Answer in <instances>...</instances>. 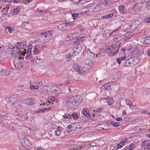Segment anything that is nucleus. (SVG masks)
Here are the masks:
<instances>
[{"label":"nucleus","mask_w":150,"mask_h":150,"mask_svg":"<svg viewBox=\"0 0 150 150\" xmlns=\"http://www.w3.org/2000/svg\"><path fill=\"white\" fill-rule=\"evenodd\" d=\"M82 101V97L80 96H74L71 97L67 100V105L68 107L74 108Z\"/></svg>","instance_id":"f257e3e1"},{"label":"nucleus","mask_w":150,"mask_h":150,"mask_svg":"<svg viewBox=\"0 0 150 150\" xmlns=\"http://www.w3.org/2000/svg\"><path fill=\"white\" fill-rule=\"evenodd\" d=\"M138 62L137 58L133 57L130 58L125 62L124 65L125 67H134Z\"/></svg>","instance_id":"f03ea898"},{"label":"nucleus","mask_w":150,"mask_h":150,"mask_svg":"<svg viewBox=\"0 0 150 150\" xmlns=\"http://www.w3.org/2000/svg\"><path fill=\"white\" fill-rule=\"evenodd\" d=\"M10 50L11 53V54L15 57H16L19 55L24 56L26 53V52H23L18 50V48L15 46L13 47Z\"/></svg>","instance_id":"7ed1b4c3"},{"label":"nucleus","mask_w":150,"mask_h":150,"mask_svg":"<svg viewBox=\"0 0 150 150\" xmlns=\"http://www.w3.org/2000/svg\"><path fill=\"white\" fill-rule=\"evenodd\" d=\"M120 47L118 46L116 51L115 52V48L112 46L110 45L106 46L105 48L103 49V50L104 52L108 53H113V55H116L118 52V51L120 50Z\"/></svg>","instance_id":"20e7f679"},{"label":"nucleus","mask_w":150,"mask_h":150,"mask_svg":"<svg viewBox=\"0 0 150 150\" xmlns=\"http://www.w3.org/2000/svg\"><path fill=\"white\" fill-rule=\"evenodd\" d=\"M27 44L25 42H23L20 43L18 42L15 45L16 47L18 49V50L20 51L22 49H23L24 50L26 51L24 48L26 47Z\"/></svg>","instance_id":"39448f33"},{"label":"nucleus","mask_w":150,"mask_h":150,"mask_svg":"<svg viewBox=\"0 0 150 150\" xmlns=\"http://www.w3.org/2000/svg\"><path fill=\"white\" fill-rule=\"evenodd\" d=\"M76 45L74 48V51L75 53L74 55H75L76 54H78L81 51L82 49V45L80 44H76Z\"/></svg>","instance_id":"423d86ee"},{"label":"nucleus","mask_w":150,"mask_h":150,"mask_svg":"<svg viewBox=\"0 0 150 150\" xmlns=\"http://www.w3.org/2000/svg\"><path fill=\"white\" fill-rule=\"evenodd\" d=\"M59 96V95L57 94L54 96L50 97L47 98V101H51V102L57 103L59 102L58 100Z\"/></svg>","instance_id":"0eeeda50"},{"label":"nucleus","mask_w":150,"mask_h":150,"mask_svg":"<svg viewBox=\"0 0 150 150\" xmlns=\"http://www.w3.org/2000/svg\"><path fill=\"white\" fill-rule=\"evenodd\" d=\"M108 123H106L105 124H100L96 126V128L98 130H107L108 129L106 127L108 126Z\"/></svg>","instance_id":"6e6552de"},{"label":"nucleus","mask_w":150,"mask_h":150,"mask_svg":"<svg viewBox=\"0 0 150 150\" xmlns=\"http://www.w3.org/2000/svg\"><path fill=\"white\" fill-rule=\"evenodd\" d=\"M103 109L101 108H99L93 110L94 112L92 114V115L94 117H98L100 116L102 114Z\"/></svg>","instance_id":"1a4fd4ad"},{"label":"nucleus","mask_w":150,"mask_h":150,"mask_svg":"<svg viewBox=\"0 0 150 150\" xmlns=\"http://www.w3.org/2000/svg\"><path fill=\"white\" fill-rule=\"evenodd\" d=\"M24 103L28 105H33L34 104L33 99V98H27L22 100Z\"/></svg>","instance_id":"9d476101"},{"label":"nucleus","mask_w":150,"mask_h":150,"mask_svg":"<svg viewBox=\"0 0 150 150\" xmlns=\"http://www.w3.org/2000/svg\"><path fill=\"white\" fill-rule=\"evenodd\" d=\"M141 42L144 44H150V37H146L141 38Z\"/></svg>","instance_id":"9b49d317"},{"label":"nucleus","mask_w":150,"mask_h":150,"mask_svg":"<svg viewBox=\"0 0 150 150\" xmlns=\"http://www.w3.org/2000/svg\"><path fill=\"white\" fill-rule=\"evenodd\" d=\"M21 145L23 147L26 149H30L31 147V144L28 139L27 140H26L24 143H23Z\"/></svg>","instance_id":"f8f14e48"},{"label":"nucleus","mask_w":150,"mask_h":150,"mask_svg":"<svg viewBox=\"0 0 150 150\" xmlns=\"http://www.w3.org/2000/svg\"><path fill=\"white\" fill-rule=\"evenodd\" d=\"M82 111H83V115L89 118L92 117L91 115H90L89 111L87 108H83Z\"/></svg>","instance_id":"ddd939ff"},{"label":"nucleus","mask_w":150,"mask_h":150,"mask_svg":"<svg viewBox=\"0 0 150 150\" xmlns=\"http://www.w3.org/2000/svg\"><path fill=\"white\" fill-rule=\"evenodd\" d=\"M118 9L119 12L121 13L125 14L127 12L125 7L123 5H121L119 6Z\"/></svg>","instance_id":"4468645a"},{"label":"nucleus","mask_w":150,"mask_h":150,"mask_svg":"<svg viewBox=\"0 0 150 150\" xmlns=\"http://www.w3.org/2000/svg\"><path fill=\"white\" fill-rule=\"evenodd\" d=\"M18 94H13L9 98H8V99L9 100L10 102H12L15 101L18 97Z\"/></svg>","instance_id":"2eb2a0df"},{"label":"nucleus","mask_w":150,"mask_h":150,"mask_svg":"<svg viewBox=\"0 0 150 150\" xmlns=\"http://www.w3.org/2000/svg\"><path fill=\"white\" fill-rule=\"evenodd\" d=\"M114 15V13H110L108 14H105L101 17V18L102 19H106L110 18L113 16Z\"/></svg>","instance_id":"dca6fc26"},{"label":"nucleus","mask_w":150,"mask_h":150,"mask_svg":"<svg viewBox=\"0 0 150 150\" xmlns=\"http://www.w3.org/2000/svg\"><path fill=\"white\" fill-rule=\"evenodd\" d=\"M140 23L137 22V23H133L130 25L129 27V29L132 30H134L137 28L140 24Z\"/></svg>","instance_id":"f3484780"},{"label":"nucleus","mask_w":150,"mask_h":150,"mask_svg":"<svg viewBox=\"0 0 150 150\" xmlns=\"http://www.w3.org/2000/svg\"><path fill=\"white\" fill-rule=\"evenodd\" d=\"M87 7L88 8H89L91 9H95L97 8V7H99V6L95 3H92L88 4Z\"/></svg>","instance_id":"a211bd4d"},{"label":"nucleus","mask_w":150,"mask_h":150,"mask_svg":"<svg viewBox=\"0 0 150 150\" xmlns=\"http://www.w3.org/2000/svg\"><path fill=\"white\" fill-rule=\"evenodd\" d=\"M1 73L5 76H8L10 74V69H2L1 71Z\"/></svg>","instance_id":"6ab92c4d"},{"label":"nucleus","mask_w":150,"mask_h":150,"mask_svg":"<svg viewBox=\"0 0 150 150\" xmlns=\"http://www.w3.org/2000/svg\"><path fill=\"white\" fill-rule=\"evenodd\" d=\"M102 99L105 100L107 102V103L109 105H112L114 103V101L113 99L111 97H107L106 98L101 99V100Z\"/></svg>","instance_id":"aec40b11"},{"label":"nucleus","mask_w":150,"mask_h":150,"mask_svg":"<svg viewBox=\"0 0 150 150\" xmlns=\"http://www.w3.org/2000/svg\"><path fill=\"white\" fill-rule=\"evenodd\" d=\"M67 25L64 24H61L58 25V28L61 31H64L66 30Z\"/></svg>","instance_id":"412c9836"},{"label":"nucleus","mask_w":150,"mask_h":150,"mask_svg":"<svg viewBox=\"0 0 150 150\" xmlns=\"http://www.w3.org/2000/svg\"><path fill=\"white\" fill-rule=\"evenodd\" d=\"M86 52L92 58L95 57V53L91 52L89 48H88L86 49Z\"/></svg>","instance_id":"4be33fe9"},{"label":"nucleus","mask_w":150,"mask_h":150,"mask_svg":"<svg viewBox=\"0 0 150 150\" xmlns=\"http://www.w3.org/2000/svg\"><path fill=\"white\" fill-rule=\"evenodd\" d=\"M127 59V57L125 56L123 57H122L120 58H118L116 59V61L118 63L120 64H121L122 61H124Z\"/></svg>","instance_id":"5701e85b"},{"label":"nucleus","mask_w":150,"mask_h":150,"mask_svg":"<svg viewBox=\"0 0 150 150\" xmlns=\"http://www.w3.org/2000/svg\"><path fill=\"white\" fill-rule=\"evenodd\" d=\"M21 7L20 6L17 7L16 8L13 10V14L16 15L18 14L21 9Z\"/></svg>","instance_id":"b1692460"},{"label":"nucleus","mask_w":150,"mask_h":150,"mask_svg":"<svg viewBox=\"0 0 150 150\" xmlns=\"http://www.w3.org/2000/svg\"><path fill=\"white\" fill-rule=\"evenodd\" d=\"M75 35H76V34L75 33H71L70 34L68 35L66 38L67 40L69 41L70 40H72V39H73V36H75Z\"/></svg>","instance_id":"393cba45"},{"label":"nucleus","mask_w":150,"mask_h":150,"mask_svg":"<svg viewBox=\"0 0 150 150\" xmlns=\"http://www.w3.org/2000/svg\"><path fill=\"white\" fill-rule=\"evenodd\" d=\"M130 33L127 32L124 36L123 40L124 41H126L127 40L130 39L131 37V35H130Z\"/></svg>","instance_id":"a878e982"},{"label":"nucleus","mask_w":150,"mask_h":150,"mask_svg":"<svg viewBox=\"0 0 150 150\" xmlns=\"http://www.w3.org/2000/svg\"><path fill=\"white\" fill-rule=\"evenodd\" d=\"M87 69H86V68H82L80 67L78 73L81 75L84 74L86 72V71L87 70Z\"/></svg>","instance_id":"bb28decb"},{"label":"nucleus","mask_w":150,"mask_h":150,"mask_svg":"<svg viewBox=\"0 0 150 150\" xmlns=\"http://www.w3.org/2000/svg\"><path fill=\"white\" fill-rule=\"evenodd\" d=\"M59 88L55 86H53L50 89V91L52 93H56L58 91Z\"/></svg>","instance_id":"cd10ccee"},{"label":"nucleus","mask_w":150,"mask_h":150,"mask_svg":"<svg viewBox=\"0 0 150 150\" xmlns=\"http://www.w3.org/2000/svg\"><path fill=\"white\" fill-rule=\"evenodd\" d=\"M81 38L80 37L78 38L77 39H76V40H74L72 41L74 43V45H76V44H80V43L82 42V40H81Z\"/></svg>","instance_id":"c85d7f7f"},{"label":"nucleus","mask_w":150,"mask_h":150,"mask_svg":"<svg viewBox=\"0 0 150 150\" xmlns=\"http://www.w3.org/2000/svg\"><path fill=\"white\" fill-rule=\"evenodd\" d=\"M63 117L64 119H69L72 117V115L71 114L66 113L63 115Z\"/></svg>","instance_id":"c756f323"},{"label":"nucleus","mask_w":150,"mask_h":150,"mask_svg":"<svg viewBox=\"0 0 150 150\" xmlns=\"http://www.w3.org/2000/svg\"><path fill=\"white\" fill-rule=\"evenodd\" d=\"M31 52L27 50V55L25 57V59H30L32 58V55L30 54Z\"/></svg>","instance_id":"7c9ffc66"},{"label":"nucleus","mask_w":150,"mask_h":150,"mask_svg":"<svg viewBox=\"0 0 150 150\" xmlns=\"http://www.w3.org/2000/svg\"><path fill=\"white\" fill-rule=\"evenodd\" d=\"M21 137V139H20V140L21 144H22L23 143H24V142H25L26 140H27L28 139L27 137L25 136H22Z\"/></svg>","instance_id":"2f4dec72"},{"label":"nucleus","mask_w":150,"mask_h":150,"mask_svg":"<svg viewBox=\"0 0 150 150\" xmlns=\"http://www.w3.org/2000/svg\"><path fill=\"white\" fill-rule=\"evenodd\" d=\"M85 64L87 65H90L92 64V61L90 59H87L85 61Z\"/></svg>","instance_id":"473e14b6"},{"label":"nucleus","mask_w":150,"mask_h":150,"mask_svg":"<svg viewBox=\"0 0 150 150\" xmlns=\"http://www.w3.org/2000/svg\"><path fill=\"white\" fill-rule=\"evenodd\" d=\"M135 48L131 45L127 49V50L130 53H133L135 51Z\"/></svg>","instance_id":"72a5a7b5"},{"label":"nucleus","mask_w":150,"mask_h":150,"mask_svg":"<svg viewBox=\"0 0 150 150\" xmlns=\"http://www.w3.org/2000/svg\"><path fill=\"white\" fill-rule=\"evenodd\" d=\"M72 56L71 54H68L66 55L65 57L67 61H69L71 60Z\"/></svg>","instance_id":"f704fd0d"},{"label":"nucleus","mask_w":150,"mask_h":150,"mask_svg":"<svg viewBox=\"0 0 150 150\" xmlns=\"http://www.w3.org/2000/svg\"><path fill=\"white\" fill-rule=\"evenodd\" d=\"M73 67L76 71L78 72L80 67L77 64H75L73 65Z\"/></svg>","instance_id":"c9c22d12"},{"label":"nucleus","mask_w":150,"mask_h":150,"mask_svg":"<svg viewBox=\"0 0 150 150\" xmlns=\"http://www.w3.org/2000/svg\"><path fill=\"white\" fill-rule=\"evenodd\" d=\"M72 115V117L75 120H76L78 118L79 116H80L79 114L76 113H74L71 114Z\"/></svg>","instance_id":"e433bc0d"},{"label":"nucleus","mask_w":150,"mask_h":150,"mask_svg":"<svg viewBox=\"0 0 150 150\" xmlns=\"http://www.w3.org/2000/svg\"><path fill=\"white\" fill-rule=\"evenodd\" d=\"M39 88V86L38 85L34 86L33 84L31 85L30 87V89L31 90H34L38 89Z\"/></svg>","instance_id":"4c0bfd02"},{"label":"nucleus","mask_w":150,"mask_h":150,"mask_svg":"<svg viewBox=\"0 0 150 150\" xmlns=\"http://www.w3.org/2000/svg\"><path fill=\"white\" fill-rule=\"evenodd\" d=\"M46 34L48 36H52L53 35V33H54L53 30H49L47 31L46 32Z\"/></svg>","instance_id":"58836bf2"},{"label":"nucleus","mask_w":150,"mask_h":150,"mask_svg":"<svg viewBox=\"0 0 150 150\" xmlns=\"http://www.w3.org/2000/svg\"><path fill=\"white\" fill-rule=\"evenodd\" d=\"M47 36V34H46V32H45L43 33H42L38 37V38H46Z\"/></svg>","instance_id":"ea45409f"},{"label":"nucleus","mask_w":150,"mask_h":150,"mask_svg":"<svg viewBox=\"0 0 150 150\" xmlns=\"http://www.w3.org/2000/svg\"><path fill=\"white\" fill-rule=\"evenodd\" d=\"M61 130H57L55 131V134L57 136H59L61 134Z\"/></svg>","instance_id":"a19ab883"},{"label":"nucleus","mask_w":150,"mask_h":150,"mask_svg":"<svg viewBox=\"0 0 150 150\" xmlns=\"http://www.w3.org/2000/svg\"><path fill=\"white\" fill-rule=\"evenodd\" d=\"M110 123L113 126L116 127H118L119 125V123L117 122H114L111 121Z\"/></svg>","instance_id":"79ce46f5"},{"label":"nucleus","mask_w":150,"mask_h":150,"mask_svg":"<svg viewBox=\"0 0 150 150\" xmlns=\"http://www.w3.org/2000/svg\"><path fill=\"white\" fill-rule=\"evenodd\" d=\"M114 1L112 0H105V2L107 4H113Z\"/></svg>","instance_id":"37998d69"},{"label":"nucleus","mask_w":150,"mask_h":150,"mask_svg":"<svg viewBox=\"0 0 150 150\" xmlns=\"http://www.w3.org/2000/svg\"><path fill=\"white\" fill-rule=\"evenodd\" d=\"M6 29L8 30V32L10 33H12V31L13 30V28H12L11 27L9 26H6Z\"/></svg>","instance_id":"c03bdc74"},{"label":"nucleus","mask_w":150,"mask_h":150,"mask_svg":"<svg viewBox=\"0 0 150 150\" xmlns=\"http://www.w3.org/2000/svg\"><path fill=\"white\" fill-rule=\"evenodd\" d=\"M124 145V142H122L119 143L117 145V148L120 149L122 148Z\"/></svg>","instance_id":"a18cd8bd"},{"label":"nucleus","mask_w":150,"mask_h":150,"mask_svg":"<svg viewBox=\"0 0 150 150\" xmlns=\"http://www.w3.org/2000/svg\"><path fill=\"white\" fill-rule=\"evenodd\" d=\"M2 13L3 15H7L8 13L7 9L6 8H4L2 9Z\"/></svg>","instance_id":"49530a36"},{"label":"nucleus","mask_w":150,"mask_h":150,"mask_svg":"<svg viewBox=\"0 0 150 150\" xmlns=\"http://www.w3.org/2000/svg\"><path fill=\"white\" fill-rule=\"evenodd\" d=\"M38 40L42 43H45L47 42L46 40H45L44 38H38Z\"/></svg>","instance_id":"de8ad7c7"},{"label":"nucleus","mask_w":150,"mask_h":150,"mask_svg":"<svg viewBox=\"0 0 150 150\" xmlns=\"http://www.w3.org/2000/svg\"><path fill=\"white\" fill-rule=\"evenodd\" d=\"M134 148V145L133 144H130L129 147V150H132Z\"/></svg>","instance_id":"09e8293b"},{"label":"nucleus","mask_w":150,"mask_h":150,"mask_svg":"<svg viewBox=\"0 0 150 150\" xmlns=\"http://www.w3.org/2000/svg\"><path fill=\"white\" fill-rule=\"evenodd\" d=\"M144 20L147 23H150V17H148L145 18Z\"/></svg>","instance_id":"8fccbe9b"},{"label":"nucleus","mask_w":150,"mask_h":150,"mask_svg":"<svg viewBox=\"0 0 150 150\" xmlns=\"http://www.w3.org/2000/svg\"><path fill=\"white\" fill-rule=\"evenodd\" d=\"M29 23V22L28 21H25L22 23V26L24 27H26L27 26Z\"/></svg>","instance_id":"3c124183"},{"label":"nucleus","mask_w":150,"mask_h":150,"mask_svg":"<svg viewBox=\"0 0 150 150\" xmlns=\"http://www.w3.org/2000/svg\"><path fill=\"white\" fill-rule=\"evenodd\" d=\"M38 49L34 46V49L33 50V52L35 54H38Z\"/></svg>","instance_id":"603ef678"},{"label":"nucleus","mask_w":150,"mask_h":150,"mask_svg":"<svg viewBox=\"0 0 150 150\" xmlns=\"http://www.w3.org/2000/svg\"><path fill=\"white\" fill-rule=\"evenodd\" d=\"M37 11L38 12L40 13H45V10H40V8H38L37 9Z\"/></svg>","instance_id":"864d4df0"},{"label":"nucleus","mask_w":150,"mask_h":150,"mask_svg":"<svg viewBox=\"0 0 150 150\" xmlns=\"http://www.w3.org/2000/svg\"><path fill=\"white\" fill-rule=\"evenodd\" d=\"M72 17L74 19L76 18L78 16V14L77 13H74L72 15Z\"/></svg>","instance_id":"5fc2aeb1"},{"label":"nucleus","mask_w":150,"mask_h":150,"mask_svg":"<svg viewBox=\"0 0 150 150\" xmlns=\"http://www.w3.org/2000/svg\"><path fill=\"white\" fill-rule=\"evenodd\" d=\"M102 88L103 89H108V85H107V83H105V84H104L102 87Z\"/></svg>","instance_id":"6e6d98bb"},{"label":"nucleus","mask_w":150,"mask_h":150,"mask_svg":"<svg viewBox=\"0 0 150 150\" xmlns=\"http://www.w3.org/2000/svg\"><path fill=\"white\" fill-rule=\"evenodd\" d=\"M33 47V46L31 45H28L27 47V50H29V51H30V52H31V50L32 49V48Z\"/></svg>","instance_id":"4d7b16f0"},{"label":"nucleus","mask_w":150,"mask_h":150,"mask_svg":"<svg viewBox=\"0 0 150 150\" xmlns=\"http://www.w3.org/2000/svg\"><path fill=\"white\" fill-rule=\"evenodd\" d=\"M75 24L74 22H68L67 23V25H68L72 26Z\"/></svg>","instance_id":"13d9d810"},{"label":"nucleus","mask_w":150,"mask_h":150,"mask_svg":"<svg viewBox=\"0 0 150 150\" xmlns=\"http://www.w3.org/2000/svg\"><path fill=\"white\" fill-rule=\"evenodd\" d=\"M82 0H72V1L75 4H79Z\"/></svg>","instance_id":"bf43d9fd"},{"label":"nucleus","mask_w":150,"mask_h":150,"mask_svg":"<svg viewBox=\"0 0 150 150\" xmlns=\"http://www.w3.org/2000/svg\"><path fill=\"white\" fill-rule=\"evenodd\" d=\"M145 2V5L147 6L146 8H147V9H149V8H148V7H150V1H146Z\"/></svg>","instance_id":"052dcab7"},{"label":"nucleus","mask_w":150,"mask_h":150,"mask_svg":"<svg viewBox=\"0 0 150 150\" xmlns=\"http://www.w3.org/2000/svg\"><path fill=\"white\" fill-rule=\"evenodd\" d=\"M81 148V147L79 146H78L76 147H75L74 148L73 150H80Z\"/></svg>","instance_id":"680f3d73"},{"label":"nucleus","mask_w":150,"mask_h":150,"mask_svg":"<svg viewBox=\"0 0 150 150\" xmlns=\"http://www.w3.org/2000/svg\"><path fill=\"white\" fill-rule=\"evenodd\" d=\"M125 102L127 105H128L130 104V103L131 102L130 100H129L128 99H125Z\"/></svg>","instance_id":"e2e57ef3"},{"label":"nucleus","mask_w":150,"mask_h":150,"mask_svg":"<svg viewBox=\"0 0 150 150\" xmlns=\"http://www.w3.org/2000/svg\"><path fill=\"white\" fill-rule=\"evenodd\" d=\"M36 112L38 113H40L42 112H45V110L44 109H42L38 111H37Z\"/></svg>","instance_id":"0e129e2a"},{"label":"nucleus","mask_w":150,"mask_h":150,"mask_svg":"<svg viewBox=\"0 0 150 150\" xmlns=\"http://www.w3.org/2000/svg\"><path fill=\"white\" fill-rule=\"evenodd\" d=\"M115 37H116V39H117V41L120 40L121 39V37L120 36H119L118 35H116L115 36Z\"/></svg>","instance_id":"69168bd1"},{"label":"nucleus","mask_w":150,"mask_h":150,"mask_svg":"<svg viewBox=\"0 0 150 150\" xmlns=\"http://www.w3.org/2000/svg\"><path fill=\"white\" fill-rule=\"evenodd\" d=\"M45 110V112H47L51 110V107L47 108H44Z\"/></svg>","instance_id":"338daca9"},{"label":"nucleus","mask_w":150,"mask_h":150,"mask_svg":"<svg viewBox=\"0 0 150 150\" xmlns=\"http://www.w3.org/2000/svg\"><path fill=\"white\" fill-rule=\"evenodd\" d=\"M149 142L147 144L146 146L148 149H150V140L148 141Z\"/></svg>","instance_id":"774afa93"}]
</instances>
